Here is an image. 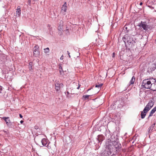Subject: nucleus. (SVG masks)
Here are the masks:
<instances>
[{
	"mask_svg": "<svg viewBox=\"0 0 156 156\" xmlns=\"http://www.w3.org/2000/svg\"><path fill=\"white\" fill-rule=\"evenodd\" d=\"M67 10L66 3L65 2L62 7V10L66 12Z\"/></svg>",
	"mask_w": 156,
	"mask_h": 156,
	"instance_id": "nucleus-18",
	"label": "nucleus"
},
{
	"mask_svg": "<svg viewBox=\"0 0 156 156\" xmlns=\"http://www.w3.org/2000/svg\"><path fill=\"white\" fill-rule=\"evenodd\" d=\"M135 78L134 76H133L131 78V80L130 81V84H133L135 81Z\"/></svg>",
	"mask_w": 156,
	"mask_h": 156,
	"instance_id": "nucleus-21",
	"label": "nucleus"
},
{
	"mask_svg": "<svg viewBox=\"0 0 156 156\" xmlns=\"http://www.w3.org/2000/svg\"><path fill=\"white\" fill-rule=\"evenodd\" d=\"M147 3L148 7L152 9H154V7L153 5L156 4V0H149Z\"/></svg>",
	"mask_w": 156,
	"mask_h": 156,
	"instance_id": "nucleus-6",
	"label": "nucleus"
},
{
	"mask_svg": "<svg viewBox=\"0 0 156 156\" xmlns=\"http://www.w3.org/2000/svg\"><path fill=\"white\" fill-rule=\"evenodd\" d=\"M49 144H48V145H47V147H48L49 149Z\"/></svg>",
	"mask_w": 156,
	"mask_h": 156,
	"instance_id": "nucleus-43",
	"label": "nucleus"
},
{
	"mask_svg": "<svg viewBox=\"0 0 156 156\" xmlns=\"http://www.w3.org/2000/svg\"><path fill=\"white\" fill-rule=\"evenodd\" d=\"M66 29L64 30L66 34L67 35H69L70 34L69 29L67 27L66 28Z\"/></svg>",
	"mask_w": 156,
	"mask_h": 156,
	"instance_id": "nucleus-22",
	"label": "nucleus"
},
{
	"mask_svg": "<svg viewBox=\"0 0 156 156\" xmlns=\"http://www.w3.org/2000/svg\"><path fill=\"white\" fill-rule=\"evenodd\" d=\"M66 96L68 98H70V97H71V96H70L69 95H69H66Z\"/></svg>",
	"mask_w": 156,
	"mask_h": 156,
	"instance_id": "nucleus-38",
	"label": "nucleus"
},
{
	"mask_svg": "<svg viewBox=\"0 0 156 156\" xmlns=\"http://www.w3.org/2000/svg\"><path fill=\"white\" fill-rule=\"evenodd\" d=\"M63 22L62 20H60L58 23V30L60 31H62L63 30Z\"/></svg>",
	"mask_w": 156,
	"mask_h": 156,
	"instance_id": "nucleus-11",
	"label": "nucleus"
},
{
	"mask_svg": "<svg viewBox=\"0 0 156 156\" xmlns=\"http://www.w3.org/2000/svg\"><path fill=\"white\" fill-rule=\"evenodd\" d=\"M79 87L77 88V89H79V88H80V85H79Z\"/></svg>",
	"mask_w": 156,
	"mask_h": 156,
	"instance_id": "nucleus-44",
	"label": "nucleus"
},
{
	"mask_svg": "<svg viewBox=\"0 0 156 156\" xmlns=\"http://www.w3.org/2000/svg\"><path fill=\"white\" fill-rule=\"evenodd\" d=\"M63 55L61 56V57L60 59H63Z\"/></svg>",
	"mask_w": 156,
	"mask_h": 156,
	"instance_id": "nucleus-36",
	"label": "nucleus"
},
{
	"mask_svg": "<svg viewBox=\"0 0 156 156\" xmlns=\"http://www.w3.org/2000/svg\"><path fill=\"white\" fill-rule=\"evenodd\" d=\"M41 142L42 145L43 146H45L48 143V140L45 138H43L42 139Z\"/></svg>",
	"mask_w": 156,
	"mask_h": 156,
	"instance_id": "nucleus-17",
	"label": "nucleus"
},
{
	"mask_svg": "<svg viewBox=\"0 0 156 156\" xmlns=\"http://www.w3.org/2000/svg\"><path fill=\"white\" fill-rule=\"evenodd\" d=\"M47 27L48 28V29L50 33L51 34V32L52 30V28L51 27V25L49 24H48Z\"/></svg>",
	"mask_w": 156,
	"mask_h": 156,
	"instance_id": "nucleus-24",
	"label": "nucleus"
},
{
	"mask_svg": "<svg viewBox=\"0 0 156 156\" xmlns=\"http://www.w3.org/2000/svg\"><path fill=\"white\" fill-rule=\"evenodd\" d=\"M112 136L111 140L109 139H108L106 143H109V145L111 146V148H112V145L115 147L116 149V153L119 152L121 148V145L119 142L118 141V138H117L115 140H113L112 138Z\"/></svg>",
	"mask_w": 156,
	"mask_h": 156,
	"instance_id": "nucleus-1",
	"label": "nucleus"
},
{
	"mask_svg": "<svg viewBox=\"0 0 156 156\" xmlns=\"http://www.w3.org/2000/svg\"><path fill=\"white\" fill-rule=\"evenodd\" d=\"M33 64L31 62H30L28 65V68L30 72H33V70L32 69Z\"/></svg>",
	"mask_w": 156,
	"mask_h": 156,
	"instance_id": "nucleus-19",
	"label": "nucleus"
},
{
	"mask_svg": "<svg viewBox=\"0 0 156 156\" xmlns=\"http://www.w3.org/2000/svg\"><path fill=\"white\" fill-rule=\"evenodd\" d=\"M122 40L125 43L127 42L129 44H131L133 42V38L130 36L126 34L122 38Z\"/></svg>",
	"mask_w": 156,
	"mask_h": 156,
	"instance_id": "nucleus-4",
	"label": "nucleus"
},
{
	"mask_svg": "<svg viewBox=\"0 0 156 156\" xmlns=\"http://www.w3.org/2000/svg\"><path fill=\"white\" fill-rule=\"evenodd\" d=\"M34 1H38V0H34Z\"/></svg>",
	"mask_w": 156,
	"mask_h": 156,
	"instance_id": "nucleus-47",
	"label": "nucleus"
},
{
	"mask_svg": "<svg viewBox=\"0 0 156 156\" xmlns=\"http://www.w3.org/2000/svg\"><path fill=\"white\" fill-rule=\"evenodd\" d=\"M67 94H66V95H69V92H68V91H67Z\"/></svg>",
	"mask_w": 156,
	"mask_h": 156,
	"instance_id": "nucleus-42",
	"label": "nucleus"
},
{
	"mask_svg": "<svg viewBox=\"0 0 156 156\" xmlns=\"http://www.w3.org/2000/svg\"><path fill=\"white\" fill-rule=\"evenodd\" d=\"M59 70H62V66H61V64L59 65Z\"/></svg>",
	"mask_w": 156,
	"mask_h": 156,
	"instance_id": "nucleus-28",
	"label": "nucleus"
},
{
	"mask_svg": "<svg viewBox=\"0 0 156 156\" xmlns=\"http://www.w3.org/2000/svg\"><path fill=\"white\" fill-rule=\"evenodd\" d=\"M40 54V52L38 49V45H36L34 46V55L35 57L38 56Z\"/></svg>",
	"mask_w": 156,
	"mask_h": 156,
	"instance_id": "nucleus-8",
	"label": "nucleus"
},
{
	"mask_svg": "<svg viewBox=\"0 0 156 156\" xmlns=\"http://www.w3.org/2000/svg\"><path fill=\"white\" fill-rule=\"evenodd\" d=\"M44 52L46 53H48L49 52L50 50L48 48H46L44 49Z\"/></svg>",
	"mask_w": 156,
	"mask_h": 156,
	"instance_id": "nucleus-23",
	"label": "nucleus"
},
{
	"mask_svg": "<svg viewBox=\"0 0 156 156\" xmlns=\"http://www.w3.org/2000/svg\"><path fill=\"white\" fill-rule=\"evenodd\" d=\"M149 111L148 110H147V108H145L143 111L141 112V117L142 119H144L146 114Z\"/></svg>",
	"mask_w": 156,
	"mask_h": 156,
	"instance_id": "nucleus-12",
	"label": "nucleus"
},
{
	"mask_svg": "<svg viewBox=\"0 0 156 156\" xmlns=\"http://www.w3.org/2000/svg\"><path fill=\"white\" fill-rule=\"evenodd\" d=\"M112 55H113V57H114L115 56V53H113V54H112Z\"/></svg>",
	"mask_w": 156,
	"mask_h": 156,
	"instance_id": "nucleus-37",
	"label": "nucleus"
},
{
	"mask_svg": "<svg viewBox=\"0 0 156 156\" xmlns=\"http://www.w3.org/2000/svg\"><path fill=\"white\" fill-rule=\"evenodd\" d=\"M91 89H88L87 90V91L88 92V91L90 90Z\"/></svg>",
	"mask_w": 156,
	"mask_h": 156,
	"instance_id": "nucleus-45",
	"label": "nucleus"
},
{
	"mask_svg": "<svg viewBox=\"0 0 156 156\" xmlns=\"http://www.w3.org/2000/svg\"><path fill=\"white\" fill-rule=\"evenodd\" d=\"M59 72H60V74H62V72H63V70H59Z\"/></svg>",
	"mask_w": 156,
	"mask_h": 156,
	"instance_id": "nucleus-33",
	"label": "nucleus"
},
{
	"mask_svg": "<svg viewBox=\"0 0 156 156\" xmlns=\"http://www.w3.org/2000/svg\"><path fill=\"white\" fill-rule=\"evenodd\" d=\"M103 83L99 84H96L95 87H101L103 85Z\"/></svg>",
	"mask_w": 156,
	"mask_h": 156,
	"instance_id": "nucleus-25",
	"label": "nucleus"
},
{
	"mask_svg": "<svg viewBox=\"0 0 156 156\" xmlns=\"http://www.w3.org/2000/svg\"><path fill=\"white\" fill-rule=\"evenodd\" d=\"M140 26L142 27L144 30H147L149 28V25L146 22H141V23L140 25Z\"/></svg>",
	"mask_w": 156,
	"mask_h": 156,
	"instance_id": "nucleus-9",
	"label": "nucleus"
},
{
	"mask_svg": "<svg viewBox=\"0 0 156 156\" xmlns=\"http://www.w3.org/2000/svg\"><path fill=\"white\" fill-rule=\"evenodd\" d=\"M34 128L35 129H38V127L37 126H34Z\"/></svg>",
	"mask_w": 156,
	"mask_h": 156,
	"instance_id": "nucleus-32",
	"label": "nucleus"
},
{
	"mask_svg": "<svg viewBox=\"0 0 156 156\" xmlns=\"http://www.w3.org/2000/svg\"><path fill=\"white\" fill-rule=\"evenodd\" d=\"M55 86L56 91L59 92L60 91V88L63 87V84L62 83H59L58 81H55Z\"/></svg>",
	"mask_w": 156,
	"mask_h": 156,
	"instance_id": "nucleus-5",
	"label": "nucleus"
},
{
	"mask_svg": "<svg viewBox=\"0 0 156 156\" xmlns=\"http://www.w3.org/2000/svg\"><path fill=\"white\" fill-rule=\"evenodd\" d=\"M125 29H126V30H127V27H125Z\"/></svg>",
	"mask_w": 156,
	"mask_h": 156,
	"instance_id": "nucleus-46",
	"label": "nucleus"
},
{
	"mask_svg": "<svg viewBox=\"0 0 156 156\" xmlns=\"http://www.w3.org/2000/svg\"><path fill=\"white\" fill-rule=\"evenodd\" d=\"M154 100L153 99L149 101V102L145 108L147 109V110H148L149 111L153 106L154 105Z\"/></svg>",
	"mask_w": 156,
	"mask_h": 156,
	"instance_id": "nucleus-7",
	"label": "nucleus"
},
{
	"mask_svg": "<svg viewBox=\"0 0 156 156\" xmlns=\"http://www.w3.org/2000/svg\"><path fill=\"white\" fill-rule=\"evenodd\" d=\"M20 7V6H18L16 9V16H19L21 14Z\"/></svg>",
	"mask_w": 156,
	"mask_h": 156,
	"instance_id": "nucleus-16",
	"label": "nucleus"
},
{
	"mask_svg": "<svg viewBox=\"0 0 156 156\" xmlns=\"http://www.w3.org/2000/svg\"><path fill=\"white\" fill-rule=\"evenodd\" d=\"M153 82L151 83V90L155 91L156 90V80L153 79Z\"/></svg>",
	"mask_w": 156,
	"mask_h": 156,
	"instance_id": "nucleus-13",
	"label": "nucleus"
},
{
	"mask_svg": "<svg viewBox=\"0 0 156 156\" xmlns=\"http://www.w3.org/2000/svg\"><path fill=\"white\" fill-rule=\"evenodd\" d=\"M69 58H70V55H69Z\"/></svg>",
	"mask_w": 156,
	"mask_h": 156,
	"instance_id": "nucleus-48",
	"label": "nucleus"
},
{
	"mask_svg": "<svg viewBox=\"0 0 156 156\" xmlns=\"http://www.w3.org/2000/svg\"><path fill=\"white\" fill-rule=\"evenodd\" d=\"M61 32H62V31H61ZM59 34L60 35H62V32H59Z\"/></svg>",
	"mask_w": 156,
	"mask_h": 156,
	"instance_id": "nucleus-34",
	"label": "nucleus"
},
{
	"mask_svg": "<svg viewBox=\"0 0 156 156\" xmlns=\"http://www.w3.org/2000/svg\"><path fill=\"white\" fill-rule=\"evenodd\" d=\"M143 4V3L142 2H141L140 3V5H142Z\"/></svg>",
	"mask_w": 156,
	"mask_h": 156,
	"instance_id": "nucleus-40",
	"label": "nucleus"
},
{
	"mask_svg": "<svg viewBox=\"0 0 156 156\" xmlns=\"http://www.w3.org/2000/svg\"><path fill=\"white\" fill-rule=\"evenodd\" d=\"M67 53L68 55H70V53L68 51H67Z\"/></svg>",
	"mask_w": 156,
	"mask_h": 156,
	"instance_id": "nucleus-39",
	"label": "nucleus"
},
{
	"mask_svg": "<svg viewBox=\"0 0 156 156\" xmlns=\"http://www.w3.org/2000/svg\"><path fill=\"white\" fill-rule=\"evenodd\" d=\"M156 124L155 123H154L150 127L148 128V133H151L152 132L154 129H155L154 128V125Z\"/></svg>",
	"mask_w": 156,
	"mask_h": 156,
	"instance_id": "nucleus-15",
	"label": "nucleus"
},
{
	"mask_svg": "<svg viewBox=\"0 0 156 156\" xmlns=\"http://www.w3.org/2000/svg\"><path fill=\"white\" fill-rule=\"evenodd\" d=\"M119 103V101H116L114 103V105H116L118 103Z\"/></svg>",
	"mask_w": 156,
	"mask_h": 156,
	"instance_id": "nucleus-30",
	"label": "nucleus"
},
{
	"mask_svg": "<svg viewBox=\"0 0 156 156\" xmlns=\"http://www.w3.org/2000/svg\"><path fill=\"white\" fill-rule=\"evenodd\" d=\"M2 119L5 122L8 126L10 127L11 126V123L9 117H4L2 118Z\"/></svg>",
	"mask_w": 156,
	"mask_h": 156,
	"instance_id": "nucleus-10",
	"label": "nucleus"
},
{
	"mask_svg": "<svg viewBox=\"0 0 156 156\" xmlns=\"http://www.w3.org/2000/svg\"><path fill=\"white\" fill-rule=\"evenodd\" d=\"M106 149L102 153V156H110L112 154V155L115 154L114 153H112L113 149L111 148V146L109 145V143H105Z\"/></svg>",
	"mask_w": 156,
	"mask_h": 156,
	"instance_id": "nucleus-2",
	"label": "nucleus"
},
{
	"mask_svg": "<svg viewBox=\"0 0 156 156\" xmlns=\"http://www.w3.org/2000/svg\"><path fill=\"white\" fill-rule=\"evenodd\" d=\"M90 96H91V95H83V98H84L85 100H86V99L89 98V97Z\"/></svg>",
	"mask_w": 156,
	"mask_h": 156,
	"instance_id": "nucleus-26",
	"label": "nucleus"
},
{
	"mask_svg": "<svg viewBox=\"0 0 156 156\" xmlns=\"http://www.w3.org/2000/svg\"><path fill=\"white\" fill-rule=\"evenodd\" d=\"M154 112H155L154 111L152 110L150 113L148 117H150L152 116L153 115V114Z\"/></svg>",
	"mask_w": 156,
	"mask_h": 156,
	"instance_id": "nucleus-27",
	"label": "nucleus"
},
{
	"mask_svg": "<svg viewBox=\"0 0 156 156\" xmlns=\"http://www.w3.org/2000/svg\"><path fill=\"white\" fill-rule=\"evenodd\" d=\"M23 120H21L20 121V122L21 124H22L23 123Z\"/></svg>",
	"mask_w": 156,
	"mask_h": 156,
	"instance_id": "nucleus-41",
	"label": "nucleus"
},
{
	"mask_svg": "<svg viewBox=\"0 0 156 156\" xmlns=\"http://www.w3.org/2000/svg\"><path fill=\"white\" fill-rule=\"evenodd\" d=\"M105 139V136L102 135H99L98 136L97 140H98V142L100 143V144Z\"/></svg>",
	"mask_w": 156,
	"mask_h": 156,
	"instance_id": "nucleus-14",
	"label": "nucleus"
},
{
	"mask_svg": "<svg viewBox=\"0 0 156 156\" xmlns=\"http://www.w3.org/2000/svg\"><path fill=\"white\" fill-rule=\"evenodd\" d=\"M19 115H20V118H22L23 117V116L21 114H20Z\"/></svg>",
	"mask_w": 156,
	"mask_h": 156,
	"instance_id": "nucleus-35",
	"label": "nucleus"
},
{
	"mask_svg": "<svg viewBox=\"0 0 156 156\" xmlns=\"http://www.w3.org/2000/svg\"><path fill=\"white\" fill-rule=\"evenodd\" d=\"M153 78H150L144 80H143L141 87L146 89H149L151 87V83L153 82Z\"/></svg>",
	"mask_w": 156,
	"mask_h": 156,
	"instance_id": "nucleus-3",
	"label": "nucleus"
},
{
	"mask_svg": "<svg viewBox=\"0 0 156 156\" xmlns=\"http://www.w3.org/2000/svg\"><path fill=\"white\" fill-rule=\"evenodd\" d=\"M152 110L155 112L156 111V108L154 107Z\"/></svg>",
	"mask_w": 156,
	"mask_h": 156,
	"instance_id": "nucleus-31",
	"label": "nucleus"
},
{
	"mask_svg": "<svg viewBox=\"0 0 156 156\" xmlns=\"http://www.w3.org/2000/svg\"><path fill=\"white\" fill-rule=\"evenodd\" d=\"M156 69V67H155V65L153 64L151 67L150 68L149 71L151 73H152L153 71H154V70Z\"/></svg>",
	"mask_w": 156,
	"mask_h": 156,
	"instance_id": "nucleus-20",
	"label": "nucleus"
},
{
	"mask_svg": "<svg viewBox=\"0 0 156 156\" xmlns=\"http://www.w3.org/2000/svg\"><path fill=\"white\" fill-rule=\"evenodd\" d=\"M31 0H28L27 3L29 5H31Z\"/></svg>",
	"mask_w": 156,
	"mask_h": 156,
	"instance_id": "nucleus-29",
	"label": "nucleus"
}]
</instances>
